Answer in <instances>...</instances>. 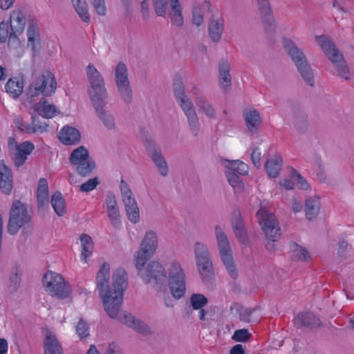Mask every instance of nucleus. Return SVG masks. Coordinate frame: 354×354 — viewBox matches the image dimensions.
<instances>
[{
  "label": "nucleus",
  "instance_id": "f257e3e1",
  "mask_svg": "<svg viewBox=\"0 0 354 354\" xmlns=\"http://www.w3.org/2000/svg\"><path fill=\"white\" fill-rule=\"evenodd\" d=\"M109 279L110 265L104 263L96 274L97 289L104 310L111 318H116L122 304L123 292L127 286V274L120 268L113 274L112 287L109 286Z\"/></svg>",
  "mask_w": 354,
  "mask_h": 354
},
{
  "label": "nucleus",
  "instance_id": "f03ea898",
  "mask_svg": "<svg viewBox=\"0 0 354 354\" xmlns=\"http://www.w3.org/2000/svg\"><path fill=\"white\" fill-rule=\"evenodd\" d=\"M136 268L145 283L149 284L158 292L167 290V272L159 261H152L146 268L144 266Z\"/></svg>",
  "mask_w": 354,
  "mask_h": 354
},
{
  "label": "nucleus",
  "instance_id": "7ed1b4c3",
  "mask_svg": "<svg viewBox=\"0 0 354 354\" xmlns=\"http://www.w3.org/2000/svg\"><path fill=\"white\" fill-rule=\"evenodd\" d=\"M56 88L57 82L54 75L49 71H45L40 74L32 75L27 96L31 100L39 95L51 96L55 93Z\"/></svg>",
  "mask_w": 354,
  "mask_h": 354
},
{
  "label": "nucleus",
  "instance_id": "20e7f679",
  "mask_svg": "<svg viewBox=\"0 0 354 354\" xmlns=\"http://www.w3.org/2000/svg\"><path fill=\"white\" fill-rule=\"evenodd\" d=\"M316 40L326 56L333 63L338 76L348 80L350 79L349 69L342 54L335 47V44L331 42L328 37L324 35L317 37Z\"/></svg>",
  "mask_w": 354,
  "mask_h": 354
},
{
  "label": "nucleus",
  "instance_id": "39448f33",
  "mask_svg": "<svg viewBox=\"0 0 354 354\" xmlns=\"http://www.w3.org/2000/svg\"><path fill=\"white\" fill-rule=\"evenodd\" d=\"M86 76L90 84L89 97L92 105L109 101V95L104 80L100 73L92 64L86 66Z\"/></svg>",
  "mask_w": 354,
  "mask_h": 354
},
{
  "label": "nucleus",
  "instance_id": "423d86ee",
  "mask_svg": "<svg viewBox=\"0 0 354 354\" xmlns=\"http://www.w3.org/2000/svg\"><path fill=\"white\" fill-rule=\"evenodd\" d=\"M214 233L220 256L225 269L231 278L236 279L238 277L239 272L233 260L232 250L227 234L219 225L215 227Z\"/></svg>",
  "mask_w": 354,
  "mask_h": 354
},
{
  "label": "nucleus",
  "instance_id": "0eeeda50",
  "mask_svg": "<svg viewBox=\"0 0 354 354\" xmlns=\"http://www.w3.org/2000/svg\"><path fill=\"white\" fill-rule=\"evenodd\" d=\"M42 282L46 291L53 297L64 299L71 295V287L60 274L48 271L44 275Z\"/></svg>",
  "mask_w": 354,
  "mask_h": 354
},
{
  "label": "nucleus",
  "instance_id": "6e6552de",
  "mask_svg": "<svg viewBox=\"0 0 354 354\" xmlns=\"http://www.w3.org/2000/svg\"><path fill=\"white\" fill-rule=\"evenodd\" d=\"M194 254L198 271L203 282H211L214 278V268L207 246L196 242L194 245Z\"/></svg>",
  "mask_w": 354,
  "mask_h": 354
},
{
  "label": "nucleus",
  "instance_id": "1a4fd4ad",
  "mask_svg": "<svg viewBox=\"0 0 354 354\" xmlns=\"http://www.w3.org/2000/svg\"><path fill=\"white\" fill-rule=\"evenodd\" d=\"M258 222L265 234L266 239L272 242L279 240L281 230L276 216L270 212L266 206H261L257 212Z\"/></svg>",
  "mask_w": 354,
  "mask_h": 354
},
{
  "label": "nucleus",
  "instance_id": "9d476101",
  "mask_svg": "<svg viewBox=\"0 0 354 354\" xmlns=\"http://www.w3.org/2000/svg\"><path fill=\"white\" fill-rule=\"evenodd\" d=\"M31 215L28 212L26 206L20 201H15L10 210V216L7 225V232L15 235L19 230L31 221Z\"/></svg>",
  "mask_w": 354,
  "mask_h": 354
},
{
  "label": "nucleus",
  "instance_id": "9b49d317",
  "mask_svg": "<svg viewBox=\"0 0 354 354\" xmlns=\"http://www.w3.org/2000/svg\"><path fill=\"white\" fill-rule=\"evenodd\" d=\"M168 272L170 292L175 299H179L185 294V274L180 263L176 261L170 264Z\"/></svg>",
  "mask_w": 354,
  "mask_h": 354
},
{
  "label": "nucleus",
  "instance_id": "f8f14e48",
  "mask_svg": "<svg viewBox=\"0 0 354 354\" xmlns=\"http://www.w3.org/2000/svg\"><path fill=\"white\" fill-rule=\"evenodd\" d=\"M158 241L156 233L153 230L146 232L139 250L135 255V266L140 267L145 266L147 261L152 257L158 248Z\"/></svg>",
  "mask_w": 354,
  "mask_h": 354
},
{
  "label": "nucleus",
  "instance_id": "ddd939ff",
  "mask_svg": "<svg viewBox=\"0 0 354 354\" xmlns=\"http://www.w3.org/2000/svg\"><path fill=\"white\" fill-rule=\"evenodd\" d=\"M177 101L187 117L192 133L194 136H197L201 129V125L193 102L187 96Z\"/></svg>",
  "mask_w": 354,
  "mask_h": 354
},
{
  "label": "nucleus",
  "instance_id": "4468645a",
  "mask_svg": "<svg viewBox=\"0 0 354 354\" xmlns=\"http://www.w3.org/2000/svg\"><path fill=\"white\" fill-rule=\"evenodd\" d=\"M145 146L148 155L157 167L160 174L164 177L167 176L169 169L167 163L162 155L160 148L151 140H146L145 141Z\"/></svg>",
  "mask_w": 354,
  "mask_h": 354
},
{
  "label": "nucleus",
  "instance_id": "2eb2a0df",
  "mask_svg": "<svg viewBox=\"0 0 354 354\" xmlns=\"http://www.w3.org/2000/svg\"><path fill=\"white\" fill-rule=\"evenodd\" d=\"M255 1L266 30L270 32H273L276 28V23L268 0H255Z\"/></svg>",
  "mask_w": 354,
  "mask_h": 354
},
{
  "label": "nucleus",
  "instance_id": "dca6fc26",
  "mask_svg": "<svg viewBox=\"0 0 354 354\" xmlns=\"http://www.w3.org/2000/svg\"><path fill=\"white\" fill-rule=\"evenodd\" d=\"M108 102H104L93 104V106L96 112L97 118L108 130H115L116 122L113 113L106 109Z\"/></svg>",
  "mask_w": 354,
  "mask_h": 354
},
{
  "label": "nucleus",
  "instance_id": "f3484780",
  "mask_svg": "<svg viewBox=\"0 0 354 354\" xmlns=\"http://www.w3.org/2000/svg\"><path fill=\"white\" fill-rule=\"evenodd\" d=\"M32 109L45 118H52L59 113L58 108L51 104L46 97H42L38 102L33 103Z\"/></svg>",
  "mask_w": 354,
  "mask_h": 354
},
{
  "label": "nucleus",
  "instance_id": "a211bd4d",
  "mask_svg": "<svg viewBox=\"0 0 354 354\" xmlns=\"http://www.w3.org/2000/svg\"><path fill=\"white\" fill-rule=\"evenodd\" d=\"M294 322L295 326L300 328L313 329L321 325L319 319L310 312L299 313Z\"/></svg>",
  "mask_w": 354,
  "mask_h": 354
},
{
  "label": "nucleus",
  "instance_id": "6ab92c4d",
  "mask_svg": "<svg viewBox=\"0 0 354 354\" xmlns=\"http://www.w3.org/2000/svg\"><path fill=\"white\" fill-rule=\"evenodd\" d=\"M119 320L127 326L133 328L138 333L149 334L151 333L150 328L140 320L127 312L122 313L119 317Z\"/></svg>",
  "mask_w": 354,
  "mask_h": 354
},
{
  "label": "nucleus",
  "instance_id": "aec40b11",
  "mask_svg": "<svg viewBox=\"0 0 354 354\" xmlns=\"http://www.w3.org/2000/svg\"><path fill=\"white\" fill-rule=\"evenodd\" d=\"M283 47L295 66L307 60L302 50L299 48L289 38L283 39Z\"/></svg>",
  "mask_w": 354,
  "mask_h": 354
},
{
  "label": "nucleus",
  "instance_id": "412c9836",
  "mask_svg": "<svg viewBox=\"0 0 354 354\" xmlns=\"http://www.w3.org/2000/svg\"><path fill=\"white\" fill-rule=\"evenodd\" d=\"M28 46L31 47L32 51H36L40 46V29L35 20H30L26 30Z\"/></svg>",
  "mask_w": 354,
  "mask_h": 354
},
{
  "label": "nucleus",
  "instance_id": "4be33fe9",
  "mask_svg": "<svg viewBox=\"0 0 354 354\" xmlns=\"http://www.w3.org/2000/svg\"><path fill=\"white\" fill-rule=\"evenodd\" d=\"M218 84L225 92L228 91L232 85L230 65L226 60H221L218 64Z\"/></svg>",
  "mask_w": 354,
  "mask_h": 354
},
{
  "label": "nucleus",
  "instance_id": "5701e85b",
  "mask_svg": "<svg viewBox=\"0 0 354 354\" xmlns=\"http://www.w3.org/2000/svg\"><path fill=\"white\" fill-rule=\"evenodd\" d=\"M35 149L32 143L25 141L20 144V147L15 150L12 155V160L17 167H19L24 164L27 160L28 156L30 155Z\"/></svg>",
  "mask_w": 354,
  "mask_h": 354
},
{
  "label": "nucleus",
  "instance_id": "b1692460",
  "mask_svg": "<svg viewBox=\"0 0 354 354\" xmlns=\"http://www.w3.org/2000/svg\"><path fill=\"white\" fill-rule=\"evenodd\" d=\"M292 123L295 130L300 134L305 133L308 128L307 115L299 106L292 109Z\"/></svg>",
  "mask_w": 354,
  "mask_h": 354
},
{
  "label": "nucleus",
  "instance_id": "393cba45",
  "mask_svg": "<svg viewBox=\"0 0 354 354\" xmlns=\"http://www.w3.org/2000/svg\"><path fill=\"white\" fill-rule=\"evenodd\" d=\"M13 187L11 169L2 161L0 162V188L3 193L10 194Z\"/></svg>",
  "mask_w": 354,
  "mask_h": 354
},
{
  "label": "nucleus",
  "instance_id": "a878e982",
  "mask_svg": "<svg viewBox=\"0 0 354 354\" xmlns=\"http://www.w3.org/2000/svg\"><path fill=\"white\" fill-rule=\"evenodd\" d=\"M224 19L222 17H213L209 19L208 33L213 42H218L224 30Z\"/></svg>",
  "mask_w": 354,
  "mask_h": 354
},
{
  "label": "nucleus",
  "instance_id": "bb28decb",
  "mask_svg": "<svg viewBox=\"0 0 354 354\" xmlns=\"http://www.w3.org/2000/svg\"><path fill=\"white\" fill-rule=\"evenodd\" d=\"M26 19L24 14L19 9L13 10L10 12V32L21 34L24 30Z\"/></svg>",
  "mask_w": 354,
  "mask_h": 354
},
{
  "label": "nucleus",
  "instance_id": "cd10ccee",
  "mask_svg": "<svg viewBox=\"0 0 354 354\" xmlns=\"http://www.w3.org/2000/svg\"><path fill=\"white\" fill-rule=\"evenodd\" d=\"M168 8V16L171 19V24L178 27L183 26L184 17L179 0H170V6Z\"/></svg>",
  "mask_w": 354,
  "mask_h": 354
},
{
  "label": "nucleus",
  "instance_id": "c85d7f7f",
  "mask_svg": "<svg viewBox=\"0 0 354 354\" xmlns=\"http://www.w3.org/2000/svg\"><path fill=\"white\" fill-rule=\"evenodd\" d=\"M122 202L129 220L133 223H138L140 218V212L133 195L123 198Z\"/></svg>",
  "mask_w": 354,
  "mask_h": 354
},
{
  "label": "nucleus",
  "instance_id": "c756f323",
  "mask_svg": "<svg viewBox=\"0 0 354 354\" xmlns=\"http://www.w3.org/2000/svg\"><path fill=\"white\" fill-rule=\"evenodd\" d=\"M59 138L64 145H75L80 140V133L75 128L65 126L59 131Z\"/></svg>",
  "mask_w": 354,
  "mask_h": 354
},
{
  "label": "nucleus",
  "instance_id": "7c9ffc66",
  "mask_svg": "<svg viewBox=\"0 0 354 354\" xmlns=\"http://www.w3.org/2000/svg\"><path fill=\"white\" fill-rule=\"evenodd\" d=\"M248 131L252 133H257L261 123V119L259 111L255 109L246 111L243 113Z\"/></svg>",
  "mask_w": 354,
  "mask_h": 354
},
{
  "label": "nucleus",
  "instance_id": "2f4dec72",
  "mask_svg": "<svg viewBox=\"0 0 354 354\" xmlns=\"http://www.w3.org/2000/svg\"><path fill=\"white\" fill-rule=\"evenodd\" d=\"M44 354H63V348L57 337L48 333L44 339Z\"/></svg>",
  "mask_w": 354,
  "mask_h": 354
},
{
  "label": "nucleus",
  "instance_id": "473e14b6",
  "mask_svg": "<svg viewBox=\"0 0 354 354\" xmlns=\"http://www.w3.org/2000/svg\"><path fill=\"white\" fill-rule=\"evenodd\" d=\"M232 225L236 236L240 242L245 243L248 241L243 221L239 212H235L232 220Z\"/></svg>",
  "mask_w": 354,
  "mask_h": 354
},
{
  "label": "nucleus",
  "instance_id": "72a5a7b5",
  "mask_svg": "<svg viewBox=\"0 0 354 354\" xmlns=\"http://www.w3.org/2000/svg\"><path fill=\"white\" fill-rule=\"evenodd\" d=\"M38 208H44L48 204V185L46 178H40L38 181L37 190Z\"/></svg>",
  "mask_w": 354,
  "mask_h": 354
},
{
  "label": "nucleus",
  "instance_id": "f704fd0d",
  "mask_svg": "<svg viewBox=\"0 0 354 354\" xmlns=\"http://www.w3.org/2000/svg\"><path fill=\"white\" fill-rule=\"evenodd\" d=\"M282 157L279 155H274L268 159L265 164V169L270 178H276L279 175L282 169Z\"/></svg>",
  "mask_w": 354,
  "mask_h": 354
},
{
  "label": "nucleus",
  "instance_id": "c9c22d12",
  "mask_svg": "<svg viewBox=\"0 0 354 354\" xmlns=\"http://www.w3.org/2000/svg\"><path fill=\"white\" fill-rule=\"evenodd\" d=\"M195 103L199 111L203 112L209 119H215L216 113L213 105L203 95H198L195 97Z\"/></svg>",
  "mask_w": 354,
  "mask_h": 354
},
{
  "label": "nucleus",
  "instance_id": "e433bc0d",
  "mask_svg": "<svg viewBox=\"0 0 354 354\" xmlns=\"http://www.w3.org/2000/svg\"><path fill=\"white\" fill-rule=\"evenodd\" d=\"M19 35V34L10 32V37L8 39V50L12 56L17 58L21 57L24 53L21 41L18 37Z\"/></svg>",
  "mask_w": 354,
  "mask_h": 354
},
{
  "label": "nucleus",
  "instance_id": "4c0bfd02",
  "mask_svg": "<svg viewBox=\"0 0 354 354\" xmlns=\"http://www.w3.org/2000/svg\"><path fill=\"white\" fill-rule=\"evenodd\" d=\"M297 71L301 76L303 80L309 86H314L315 79L313 71L308 64V60L301 62L296 66Z\"/></svg>",
  "mask_w": 354,
  "mask_h": 354
},
{
  "label": "nucleus",
  "instance_id": "58836bf2",
  "mask_svg": "<svg viewBox=\"0 0 354 354\" xmlns=\"http://www.w3.org/2000/svg\"><path fill=\"white\" fill-rule=\"evenodd\" d=\"M320 208V203L317 197L309 198L306 200L305 212L306 216L311 221L317 217Z\"/></svg>",
  "mask_w": 354,
  "mask_h": 354
},
{
  "label": "nucleus",
  "instance_id": "ea45409f",
  "mask_svg": "<svg viewBox=\"0 0 354 354\" xmlns=\"http://www.w3.org/2000/svg\"><path fill=\"white\" fill-rule=\"evenodd\" d=\"M23 88V82L16 77L9 79L5 86L6 92L14 98L18 97L22 93Z\"/></svg>",
  "mask_w": 354,
  "mask_h": 354
},
{
  "label": "nucleus",
  "instance_id": "a19ab883",
  "mask_svg": "<svg viewBox=\"0 0 354 354\" xmlns=\"http://www.w3.org/2000/svg\"><path fill=\"white\" fill-rule=\"evenodd\" d=\"M50 203L58 216H61L66 214L65 200L60 192H56L52 195Z\"/></svg>",
  "mask_w": 354,
  "mask_h": 354
},
{
  "label": "nucleus",
  "instance_id": "79ce46f5",
  "mask_svg": "<svg viewBox=\"0 0 354 354\" xmlns=\"http://www.w3.org/2000/svg\"><path fill=\"white\" fill-rule=\"evenodd\" d=\"M82 252L81 258L83 261H86L87 258L92 254L93 250V243L90 236L83 234L80 236Z\"/></svg>",
  "mask_w": 354,
  "mask_h": 354
},
{
  "label": "nucleus",
  "instance_id": "37998d69",
  "mask_svg": "<svg viewBox=\"0 0 354 354\" xmlns=\"http://www.w3.org/2000/svg\"><path fill=\"white\" fill-rule=\"evenodd\" d=\"M73 6L82 21L88 23L90 21V16L88 14V5L85 0H71Z\"/></svg>",
  "mask_w": 354,
  "mask_h": 354
},
{
  "label": "nucleus",
  "instance_id": "c03bdc74",
  "mask_svg": "<svg viewBox=\"0 0 354 354\" xmlns=\"http://www.w3.org/2000/svg\"><path fill=\"white\" fill-rule=\"evenodd\" d=\"M88 150L84 147L81 146L72 151L69 160L72 165H77L82 162L87 160L88 159Z\"/></svg>",
  "mask_w": 354,
  "mask_h": 354
},
{
  "label": "nucleus",
  "instance_id": "a18cd8bd",
  "mask_svg": "<svg viewBox=\"0 0 354 354\" xmlns=\"http://www.w3.org/2000/svg\"><path fill=\"white\" fill-rule=\"evenodd\" d=\"M21 275L22 272L19 267L12 268L9 277V290L10 292H16L19 289L21 281Z\"/></svg>",
  "mask_w": 354,
  "mask_h": 354
},
{
  "label": "nucleus",
  "instance_id": "49530a36",
  "mask_svg": "<svg viewBox=\"0 0 354 354\" xmlns=\"http://www.w3.org/2000/svg\"><path fill=\"white\" fill-rule=\"evenodd\" d=\"M116 85L123 101L127 104H131L133 100V93L129 82Z\"/></svg>",
  "mask_w": 354,
  "mask_h": 354
},
{
  "label": "nucleus",
  "instance_id": "de8ad7c7",
  "mask_svg": "<svg viewBox=\"0 0 354 354\" xmlns=\"http://www.w3.org/2000/svg\"><path fill=\"white\" fill-rule=\"evenodd\" d=\"M116 84L129 82L127 66L123 62H119L115 68Z\"/></svg>",
  "mask_w": 354,
  "mask_h": 354
},
{
  "label": "nucleus",
  "instance_id": "09e8293b",
  "mask_svg": "<svg viewBox=\"0 0 354 354\" xmlns=\"http://www.w3.org/2000/svg\"><path fill=\"white\" fill-rule=\"evenodd\" d=\"M76 165V171L77 174L81 176H89L95 167V162L88 159Z\"/></svg>",
  "mask_w": 354,
  "mask_h": 354
},
{
  "label": "nucleus",
  "instance_id": "8fccbe9b",
  "mask_svg": "<svg viewBox=\"0 0 354 354\" xmlns=\"http://www.w3.org/2000/svg\"><path fill=\"white\" fill-rule=\"evenodd\" d=\"M153 7L157 16L165 17L170 6V0H152Z\"/></svg>",
  "mask_w": 354,
  "mask_h": 354
},
{
  "label": "nucleus",
  "instance_id": "3c124183",
  "mask_svg": "<svg viewBox=\"0 0 354 354\" xmlns=\"http://www.w3.org/2000/svg\"><path fill=\"white\" fill-rule=\"evenodd\" d=\"M226 168V171H232L239 175H244L248 172V166L240 160H227Z\"/></svg>",
  "mask_w": 354,
  "mask_h": 354
},
{
  "label": "nucleus",
  "instance_id": "603ef678",
  "mask_svg": "<svg viewBox=\"0 0 354 354\" xmlns=\"http://www.w3.org/2000/svg\"><path fill=\"white\" fill-rule=\"evenodd\" d=\"M255 311V308H248L245 307H240L239 309V319L244 322H257V319L252 317V314Z\"/></svg>",
  "mask_w": 354,
  "mask_h": 354
},
{
  "label": "nucleus",
  "instance_id": "864d4df0",
  "mask_svg": "<svg viewBox=\"0 0 354 354\" xmlns=\"http://www.w3.org/2000/svg\"><path fill=\"white\" fill-rule=\"evenodd\" d=\"M293 257L301 261H306L310 258L309 252L304 248L296 243L293 250Z\"/></svg>",
  "mask_w": 354,
  "mask_h": 354
},
{
  "label": "nucleus",
  "instance_id": "5fc2aeb1",
  "mask_svg": "<svg viewBox=\"0 0 354 354\" xmlns=\"http://www.w3.org/2000/svg\"><path fill=\"white\" fill-rule=\"evenodd\" d=\"M225 176L230 185L234 189H241L242 180L239 174L232 171H225Z\"/></svg>",
  "mask_w": 354,
  "mask_h": 354
},
{
  "label": "nucleus",
  "instance_id": "6e6d98bb",
  "mask_svg": "<svg viewBox=\"0 0 354 354\" xmlns=\"http://www.w3.org/2000/svg\"><path fill=\"white\" fill-rule=\"evenodd\" d=\"M194 309H201L207 304V299L202 294H193L190 298Z\"/></svg>",
  "mask_w": 354,
  "mask_h": 354
},
{
  "label": "nucleus",
  "instance_id": "4d7b16f0",
  "mask_svg": "<svg viewBox=\"0 0 354 354\" xmlns=\"http://www.w3.org/2000/svg\"><path fill=\"white\" fill-rule=\"evenodd\" d=\"M108 216L111 221V225L115 228L120 227L121 225L120 214L119 208H114L107 210Z\"/></svg>",
  "mask_w": 354,
  "mask_h": 354
},
{
  "label": "nucleus",
  "instance_id": "13d9d810",
  "mask_svg": "<svg viewBox=\"0 0 354 354\" xmlns=\"http://www.w3.org/2000/svg\"><path fill=\"white\" fill-rule=\"evenodd\" d=\"M251 337V334L248 329H239L235 330L232 335V339L236 342H245Z\"/></svg>",
  "mask_w": 354,
  "mask_h": 354
},
{
  "label": "nucleus",
  "instance_id": "bf43d9fd",
  "mask_svg": "<svg viewBox=\"0 0 354 354\" xmlns=\"http://www.w3.org/2000/svg\"><path fill=\"white\" fill-rule=\"evenodd\" d=\"M174 92L177 100L186 97L185 95V86L181 80H176L174 83Z\"/></svg>",
  "mask_w": 354,
  "mask_h": 354
},
{
  "label": "nucleus",
  "instance_id": "052dcab7",
  "mask_svg": "<svg viewBox=\"0 0 354 354\" xmlns=\"http://www.w3.org/2000/svg\"><path fill=\"white\" fill-rule=\"evenodd\" d=\"M97 15L104 16L106 13L105 0H89Z\"/></svg>",
  "mask_w": 354,
  "mask_h": 354
},
{
  "label": "nucleus",
  "instance_id": "680f3d73",
  "mask_svg": "<svg viewBox=\"0 0 354 354\" xmlns=\"http://www.w3.org/2000/svg\"><path fill=\"white\" fill-rule=\"evenodd\" d=\"M10 24L8 21H1L0 23V41L4 43L10 37Z\"/></svg>",
  "mask_w": 354,
  "mask_h": 354
},
{
  "label": "nucleus",
  "instance_id": "e2e57ef3",
  "mask_svg": "<svg viewBox=\"0 0 354 354\" xmlns=\"http://www.w3.org/2000/svg\"><path fill=\"white\" fill-rule=\"evenodd\" d=\"M99 184V180L97 177L93 178L83 183L80 186V191L82 192H88L93 190Z\"/></svg>",
  "mask_w": 354,
  "mask_h": 354
},
{
  "label": "nucleus",
  "instance_id": "0e129e2a",
  "mask_svg": "<svg viewBox=\"0 0 354 354\" xmlns=\"http://www.w3.org/2000/svg\"><path fill=\"white\" fill-rule=\"evenodd\" d=\"M204 21L203 12L200 8H194L192 11V22L194 25L199 26Z\"/></svg>",
  "mask_w": 354,
  "mask_h": 354
},
{
  "label": "nucleus",
  "instance_id": "69168bd1",
  "mask_svg": "<svg viewBox=\"0 0 354 354\" xmlns=\"http://www.w3.org/2000/svg\"><path fill=\"white\" fill-rule=\"evenodd\" d=\"M76 330L81 338L87 337L88 335V324L81 319L76 326Z\"/></svg>",
  "mask_w": 354,
  "mask_h": 354
},
{
  "label": "nucleus",
  "instance_id": "338daca9",
  "mask_svg": "<svg viewBox=\"0 0 354 354\" xmlns=\"http://www.w3.org/2000/svg\"><path fill=\"white\" fill-rule=\"evenodd\" d=\"M105 203L106 206V210L112 209L114 208H119L115 195L113 192H107Z\"/></svg>",
  "mask_w": 354,
  "mask_h": 354
},
{
  "label": "nucleus",
  "instance_id": "774afa93",
  "mask_svg": "<svg viewBox=\"0 0 354 354\" xmlns=\"http://www.w3.org/2000/svg\"><path fill=\"white\" fill-rule=\"evenodd\" d=\"M292 178L299 184L300 189H307L308 188V184L306 179L295 169L292 170Z\"/></svg>",
  "mask_w": 354,
  "mask_h": 354
}]
</instances>
